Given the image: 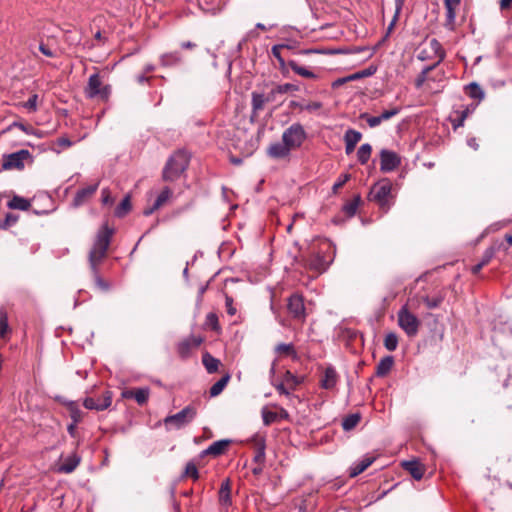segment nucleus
Instances as JSON below:
<instances>
[{
    "mask_svg": "<svg viewBox=\"0 0 512 512\" xmlns=\"http://www.w3.org/2000/svg\"><path fill=\"white\" fill-rule=\"evenodd\" d=\"M113 234L114 229L109 227L108 224H103L96 234L88 256L95 285L101 291H108L110 289V284L100 276L98 266L106 257Z\"/></svg>",
    "mask_w": 512,
    "mask_h": 512,
    "instance_id": "nucleus-1",
    "label": "nucleus"
},
{
    "mask_svg": "<svg viewBox=\"0 0 512 512\" xmlns=\"http://www.w3.org/2000/svg\"><path fill=\"white\" fill-rule=\"evenodd\" d=\"M188 165V154L182 150L175 152L169 157L163 168L162 179L168 182L176 181L186 171Z\"/></svg>",
    "mask_w": 512,
    "mask_h": 512,
    "instance_id": "nucleus-2",
    "label": "nucleus"
},
{
    "mask_svg": "<svg viewBox=\"0 0 512 512\" xmlns=\"http://www.w3.org/2000/svg\"><path fill=\"white\" fill-rule=\"evenodd\" d=\"M369 197L387 212L393 205L392 183L388 179L379 181L372 187Z\"/></svg>",
    "mask_w": 512,
    "mask_h": 512,
    "instance_id": "nucleus-3",
    "label": "nucleus"
},
{
    "mask_svg": "<svg viewBox=\"0 0 512 512\" xmlns=\"http://www.w3.org/2000/svg\"><path fill=\"white\" fill-rule=\"evenodd\" d=\"M111 91V86L109 84H103L98 72L90 75L84 89L85 96L88 99H99L104 102L108 101Z\"/></svg>",
    "mask_w": 512,
    "mask_h": 512,
    "instance_id": "nucleus-4",
    "label": "nucleus"
},
{
    "mask_svg": "<svg viewBox=\"0 0 512 512\" xmlns=\"http://www.w3.org/2000/svg\"><path fill=\"white\" fill-rule=\"evenodd\" d=\"M197 416V407L193 404L187 405L176 414L168 415L163 423L166 429H182L190 424Z\"/></svg>",
    "mask_w": 512,
    "mask_h": 512,
    "instance_id": "nucleus-5",
    "label": "nucleus"
},
{
    "mask_svg": "<svg viewBox=\"0 0 512 512\" xmlns=\"http://www.w3.org/2000/svg\"><path fill=\"white\" fill-rule=\"evenodd\" d=\"M398 325L408 337H415L418 334L421 322L407 306L401 307L397 313Z\"/></svg>",
    "mask_w": 512,
    "mask_h": 512,
    "instance_id": "nucleus-6",
    "label": "nucleus"
},
{
    "mask_svg": "<svg viewBox=\"0 0 512 512\" xmlns=\"http://www.w3.org/2000/svg\"><path fill=\"white\" fill-rule=\"evenodd\" d=\"M307 135L300 123H294L284 130L282 141L292 150L301 147Z\"/></svg>",
    "mask_w": 512,
    "mask_h": 512,
    "instance_id": "nucleus-7",
    "label": "nucleus"
},
{
    "mask_svg": "<svg viewBox=\"0 0 512 512\" xmlns=\"http://www.w3.org/2000/svg\"><path fill=\"white\" fill-rule=\"evenodd\" d=\"M417 58L420 61H426L437 58L438 63H441L445 58V51L442 48L440 42L433 38L431 39L427 45L423 46L418 54Z\"/></svg>",
    "mask_w": 512,
    "mask_h": 512,
    "instance_id": "nucleus-8",
    "label": "nucleus"
},
{
    "mask_svg": "<svg viewBox=\"0 0 512 512\" xmlns=\"http://www.w3.org/2000/svg\"><path fill=\"white\" fill-rule=\"evenodd\" d=\"M30 152L28 150L22 149L17 152L11 153L4 157L3 160V168L4 169H22L24 167V162L30 158Z\"/></svg>",
    "mask_w": 512,
    "mask_h": 512,
    "instance_id": "nucleus-9",
    "label": "nucleus"
},
{
    "mask_svg": "<svg viewBox=\"0 0 512 512\" xmlns=\"http://www.w3.org/2000/svg\"><path fill=\"white\" fill-rule=\"evenodd\" d=\"M287 309L294 319L303 321L306 317L304 299L299 294H293L288 298Z\"/></svg>",
    "mask_w": 512,
    "mask_h": 512,
    "instance_id": "nucleus-10",
    "label": "nucleus"
},
{
    "mask_svg": "<svg viewBox=\"0 0 512 512\" xmlns=\"http://www.w3.org/2000/svg\"><path fill=\"white\" fill-rule=\"evenodd\" d=\"M112 403V392L105 391L99 398L87 397L85 398L83 405L85 408L90 410L103 411L111 406Z\"/></svg>",
    "mask_w": 512,
    "mask_h": 512,
    "instance_id": "nucleus-11",
    "label": "nucleus"
},
{
    "mask_svg": "<svg viewBox=\"0 0 512 512\" xmlns=\"http://www.w3.org/2000/svg\"><path fill=\"white\" fill-rule=\"evenodd\" d=\"M400 157L393 151L382 149L380 152V170L391 172L400 165Z\"/></svg>",
    "mask_w": 512,
    "mask_h": 512,
    "instance_id": "nucleus-12",
    "label": "nucleus"
},
{
    "mask_svg": "<svg viewBox=\"0 0 512 512\" xmlns=\"http://www.w3.org/2000/svg\"><path fill=\"white\" fill-rule=\"evenodd\" d=\"M461 0H444L446 9V17L444 26L450 31L455 30L456 26V10L460 6Z\"/></svg>",
    "mask_w": 512,
    "mask_h": 512,
    "instance_id": "nucleus-13",
    "label": "nucleus"
},
{
    "mask_svg": "<svg viewBox=\"0 0 512 512\" xmlns=\"http://www.w3.org/2000/svg\"><path fill=\"white\" fill-rule=\"evenodd\" d=\"M203 342V339L199 336H190L183 341H181L177 346L178 354L182 358L189 357L191 351L193 349L198 348Z\"/></svg>",
    "mask_w": 512,
    "mask_h": 512,
    "instance_id": "nucleus-14",
    "label": "nucleus"
},
{
    "mask_svg": "<svg viewBox=\"0 0 512 512\" xmlns=\"http://www.w3.org/2000/svg\"><path fill=\"white\" fill-rule=\"evenodd\" d=\"M291 149L282 141L272 143L267 149V155L273 159L288 158Z\"/></svg>",
    "mask_w": 512,
    "mask_h": 512,
    "instance_id": "nucleus-15",
    "label": "nucleus"
},
{
    "mask_svg": "<svg viewBox=\"0 0 512 512\" xmlns=\"http://www.w3.org/2000/svg\"><path fill=\"white\" fill-rule=\"evenodd\" d=\"M172 196L173 191L168 186H165L160 192V194L157 196L153 206L144 211V215L149 216L152 213H154L156 210H158L160 207L166 204L171 199Z\"/></svg>",
    "mask_w": 512,
    "mask_h": 512,
    "instance_id": "nucleus-16",
    "label": "nucleus"
},
{
    "mask_svg": "<svg viewBox=\"0 0 512 512\" xmlns=\"http://www.w3.org/2000/svg\"><path fill=\"white\" fill-rule=\"evenodd\" d=\"M99 182H96L94 184H91L85 188H82L77 191L76 195L73 199V205L75 207H79L83 205L87 199H89L98 189Z\"/></svg>",
    "mask_w": 512,
    "mask_h": 512,
    "instance_id": "nucleus-17",
    "label": "nucleus"
},
{
    "mask_svg": "<svg viewBox=\"0 0 512 512\" xmlns=\"http://www.w3.org/2000/svg\"><path fill=\"white\" fill-rule=\"evenodd\" d=\"M230 444V440H218L213 442L207 449L201 452V456L211 455L214 457L222 455Z\"/></svg>",
    "mask_w": 512,
    "mask_h": 512,
    "instance_id": "nucleus-18",
    "label": "nucleus"
},
{
    "mask_svg": "<svg viewBox=\"0 0 512 512\" xmlns=\"http://www.w3.org/2000/svg\"><path fill=\"white\" fill-rule=\"evenodd\" d=\"M81 457L77 453H72L64 459V462L58 467V472L70 474L80 464Z\"/></svg>",
    "mask_w": 512,
    "mask_h": 512,
    "instance_id": "nucleus-19",
    "label": "nucleus"
},
{
    "mask_svg": "<svg viewBox=\"0 0 512 512\" xmlns=\"http://www.w3.org/2000/svg\"><path fill=\"white\" fill-rule=\"evenodd\" d=\"M338 381V374L334 367L328 366L321 379V387L327 390L333 389Z\"/></svg>",
    "mask_w": 512,
    "mask_h": 512,
    "instance_id": "nucleus-20",
    "label": "nucleus"
},
{
    "mask_svg": "<svg viewBox=\"0 0 512 512\" xmlns=\"http://www.w3.org/2000/svg\"><path fill=\"white\" fill-rule=\"evenodd\" d=\"M403 468L409 472L415 480H421L425 472L424 466L416 460L403 462Z\"/></svg>",
    "mask_w": 512,
    "mask_h": 512,
    "instance_id": "nucleus-21",
    "label": "nucleus"
},
{
    "mask_svg": "<svg viewBox=\"0 0 512 512\" xmlns=\"http://www.w3.org/2000/svg\"><path fill=\"white\" fill-rule=\"evenodd\" d=\"M374 460V457L365 456L361 460L355 462L349 469L350 477H356L364 472L374 462Z\"/></svg>",
    "mask_w": 512,
    "mask_h": 512,
    "instance_id": "nucleus-22",
    "label": "nucleus"
},
{
    "mask_svg": "<svg viewBox=\"0 0 512 512\" xmlns=\"http://www.w3.org/2000/svg\"><path fill=\"white\" fill-rule=\"evenodd\" d=\"M219 503L224 507H229L232 504L231 500V485L230 480L225 479L219 489Z\"/></svg>",
    "mask_w": 512,
    "mask_h": 512,
    "instance_id": "nucleus-23",
    "label": "nucleus"
},
{
    "mask_svg": "<svg viewBox=\"0 0 512 512\" xmlns=\"http://www.w3.org/2000/svg\"><path fill=\"white\" fill-rule=\"evenodd\" d=\"M182 62V56L178 51L164 53L160 56V64L163 67H173Z\"/></svg>",
    "mask_w": 512,
    "mask_h": 512,
    "instance_id": "nucleus-24",
    "label": "nucleus"
},
{
    "mask_svg": "<svg viewBox=\"0 0 512 512\" xmlns=\"http://www.w3.org/2000/svg\"><path fill=\"white\" fill-rule=\"evenodd\" d=\"M394 365L393 356H385L383 357L376 366V376L384 377L386 376Z\"/></svg>",
    "mask_w": 512,
    "mask_h": 512,
    "instance_id": "nucleus-25",
    "label": "nucleus"
},
{
    "mask_svg": "<svg viewBox=\"0 0 512 512\" xmlns=\"http://www.w3.org/2000/svg\"><path fill=\"white\" fill-rule=\"evenodd\" d=\"M268 103V99H265V94L263 93H252V116H258L259 112L264 109L265 104Z\"/></svg>",
    "mask_w": 512,
    "mask_h": 512,
    "instance_id": "nucleus-26",
    "label": "nucleus"
},
{
    "mask_svg": "<svg viewBox=\"0 0 512 512\" xmlns=\"http://www.w3.org/2000/svg\"><path fill=\"white\" fill-rule=\"evenodd\" d=\"M275 352L280 356L291 357L294 360L298 359V353L292 343H279L275 347Z\"/></svg>",
    "mask_w": 512,
    "mask_h": 512,
    "instance_id": "nucleus-27",
    "label": "nucleus"
},
{
    "mask_svg": "<svg viewBox=\"0 0 512 512\" xmlns=\"http://www.w3.org/2000/svg\"><path fill=\"white\" fill-rule=\"evenodd\" d=\"M287 65L293 70V72L301 77L308 79L317 78V75L314 72L310 71L306 67L300 66L295 60H289Z\"/></svg>",
    "mask_w": 512,
    "mask_h": 512,
    "instance_id": "nucleus-28",
    "label": "nucleus"
},
{
    "mask_svg": "<svg viewBox=\"0 0 512 512\" xmlns=\"http://www.w3.org/2000/svg\"><path fill=\"white\" fill-rule=\"evenodd\" d=\"M202 363L210 374L217 372L220 365V361L208 352L203 354Z\"/></svg>",
    "mask_w": 512,
    "mask_h": 512,
    "instance_id": "nucleus-29",
    "label": "nucleus"
},
{
    "mask_svg": "<svg viewBox=\"0 0 512 512\" xmlns=\"http://www.w3.org/2000/svg\"><path fill=\"white\" fill-rule=\"evenodd\" d=\"M7 205L10 209L26 211L30 208V201L21 196H14Z\"/></svg>",
    "mask_w": 512,
    "mask_h": 512,
    "instance_id": "nucleus-30",
    "label": "nucleus"
},
{
    "mask_svg": "<svg viewBox=\"0 0 512 512\" xmlns=\"http://www.w3.org/2000/svg\"><path fill=\"white\" fill-rule=\"evenodd\" d=\"M230 380V375L226 374L222 378H220L217 382H215L210 388V396L216 397L224 390Z\"/></svg>",
    "mask_w": 512,
    "mask_h": 512,
    "instance_id": "nucleus-31",
    "label": "nucleus"
},
{
    "mask_svg": "<svg viewBox=\"0 0 512 512\" xmlns=\"http://www.w3.org/2000/svg\"><path fill=\"white\" fill-rule=\"evenodd\" d=\"M371 153H372V146L368 143L362 144L357 151L358 161L362 165H365L369 161V159L371 157Z\"/></svg>",
    "mask_w": 512,
    "mask_h": 512,
    "instance_id": "nucleus-32",
    "label": "nucleus"
},
{
    "mask_svg": "<svg viewBox=\"0 0 512 512\" xmlns=\"http://www.w3.org/2000/svg\"><path fill=\"white\" fill-rule=\"evenodd\" d=\"M10 331L8 313L5 308H0V338H6Z\"/></svg>",
    "mask_w": 512,
    "mask_h": 512,
    "instance_id": "nucleus-33",
    "label": "nucleus"
},
{
    "mask_svg": "<svg viewBox=\"0 0 512 512\" xmlns=\"http://www.w3.org/2000/svg\"><path fill=\"white\" fill-rule=\"evenodd\" d=\"M303 381L302 377H298L294 375L292 372L287 370L283 375V382L287 385V387L291 390H294L299 384Z\"/></svg>",
    "mask_w": 512,
    "mask_h": 512,
    "instance_id": "nucleus-34",
    "label": "nucleus"
},
{
    "mask_svg": "<svg viewBox=\"0 0 512 512\" xmlns=\"http://www.w3.org/2000/svg\"><path fill=\"white\" fill-rule=\"evenodd\" d=\"M360 201H361V196L359 194L355 195L354 198L350 202L346 203L343 206V212L348 217H353L356 214V211L360 204Z\"/></svg>",
    "mask_w": 512,
    "mask_h": 512,
    "instance_id": "nucleus-35",
    "label": "nucleus"
},
{
    "mask_svg": "<svg viewBox=\"0 0 512 512\" xmlns=\"http://www.w3.org/2000/svg\"><path fill=\"white\" fill-rule=\"evenodd\" d=\"M310 266L318 272H323L327 269L328 263L322 255L315 254L310 259Z\"/></svg>",
    "mask_w": 512,
    "mask_h": 512,
    "instance_id": "nucleus-36",
    "label": "nucleus"
},
{
    "mask_svg": "<svg viewBox=\"0 0 512 512\" xmlns=\"http://www.w3.org/2000/svg\"><path fill=\"white\" fill-rule=\"evenodd\" d=\"M361 417L359 414H350L343 419L342 427L345 431H350L357 426L360 422Z\"/></svg>",
    "mask_w": 512,
    "mask_h": 512,
    "instance_id": "nucleus-37",
    "label": "nucleus"
},
{
    "mask_svg": "<svg viewBox=\"0 0 512 512\" xmlns=\"http://www.w3.org/2000/svg\"><path fill=\"white\" fill-rule=\"evenodd\" d=\"M150 396V389L148 387H142L135 389L134 399L139 405L147 403Z\"/></svg>",
    "mask_w": 512,
    "mask_h": 512,
    "instance_id": "nucleus-38",
    "label": "nucleus"
},
{
    "mask_svg": "<svg viewBox=\"0 0 512 512\" xmlns=\"http://www.w3.org/2000/svg\"><path fill=\"white\" fill-rule=\"evenodd\" d=\"M467 94L473 98L477 99L478 101L482 100L484 98V92L482 88L477 83H470L466 87Z\"/></svg>",
    "mask_w": 512,
    "mask_h": 512,
    "instance_id": "nucleus-39",
    "label": "nucleus"
},
{
    "mask_svg": "<svg viewBox=\"0 0 512 512\" xmlns=\"http://www.w3.org/2000/svg\"><path fill=\"white\" fill-rule=\"evenodd\" d=\"M131 209L130 196H125L120 204L115 209V215L117 217L125 216Z\"/></svg>",
    "mask_w": 512,
    "mask_h": 512,
    "instance_id": "nucleus-40",
    "label": "nucleus"
},
{
    "mask_svg": "<svg viewBox=\"0 0 512 512\" xmlns=\"http://www.w3.org/2000/svg\"><path fill=\"white\" fill-rule=\"evenodd\" d=\"M384 347L392 352L395 351L398 347V336L394 332L387 333L384 338Z\"/></svg>",
    "mask_w": 512,
    "mask_h": 512,
    "instance_id": "nucleus-41",
    "label": "nucleus"
},
{
    "mask_svg": "<svg viewBox=\"0 0 512 512\" xmlns=\"http://www.w3.org/2000/svg\"><path fill=\"white\" fill-rule=\"evenodd\" d=\"M284 48L290 49V46L287 44H277L271 48L272 55L277 59L281 67L286 65V62L281 55V50Z\"/></svg>",
    "mask_w": 512,
    "mask_h": 512,
    "instance_id": "nucleus-42",
    "label": "nucleus"
},
{
    "mask_svg": "<svg viewBox=\"0 0 512 512\" xmlns=\"http://www.w3.org/2000/svg\"><path fill=\"white\" fill-rule=\"evenodd\" d=\"M182 476L183 477H190L194 481L198 480L199 479V472H198V469H197L196 465L193 462H188L186 464V467H185V470H184Z\"/></svg>",
    "mask_w": 512,
    "mask_h": 512,
    "instance_id": "nucleus-43",
    "label": "nucleus"
},
{
    "mask_svg": "<svg viewBox=\"0 0 512 512\" xmlns=\"http://www.w3.org/2000/svg\"><path fill=\"white\" fill-rule=\"evenodd\" d=\"M362 139L361 132L354 130V129H348L344 134V141H348L350 143H354L355 145L358 144V142Z\"/></svg>",
    "mask_w": 512,
    "mask_h": 512,
    "instance_id": "nucleus-44",
    "label": "nucleus"
},
{
    "mask_svg": "<svg viewBox=\"0 0 512 512\" xmlns=\"http://www.w3.org/2000/svg\"><path fill=\"white\" fill-rule=\"evenodd\" d=\"M38 100V95L33 94L29 97V99L26 102L22 103L21 106L27 109L29 112H36L38 109Z\"/></svg>",
    "mask_w": 512,
    "mask_h": 512,
    "instance_id": "nucleus-45",
    "label": "nucleus"
},
{
    "mask_svg": "<svg viewBox=\"0 0 512 512\" xmlns=\"http://www.w3.org/2000/svg\"><path fill=\"white\" fill-rule=\"evenodd\" d=\"M12 126L20 129L21 131L28 135H35L37 137H41V133L39 131L35 130L32 126L25 125L22 122H14Z\"/></svg>",
    "mask_w": 512,
    "mask_h": 512,
    "instance_id": "nucleus-46",
    "label": "nucleus"
},
{
    "mask_svg": "<svg viewBox=\"0 0 512 512\" xmlns=\"http://www.w3.org/2000/svg\"><path fill=\"white\" fill-rule=\"evenodd\" d=\"M476 107L477 104L472 103L470 105L462 107L461 109L455 110L454 114L456 116L462 117L463 119H466L470 114H472L475 111Z\"/></svg>",
    "mask_w": 512,
    "mask_h": 512,
    "instance_id": "nucleus-47",
    "label": "nucleus"
},
{
    "mask_svg": "<svg viewBox=\"0 0 512 512\" xmlns=\"http://www.w3.org/2000/svg\"><path fill=\"white\" fill-rule=\"evenodd\" d=\"M360 118L366 120L370 128H375L382 123L380 116H371L368 113H362Z\"/></svg>",
    "mask_w": 512,
    "mask_h": 512,
    "instance_id": "nucleus-48",
    "label": "nucleus"
},
{
    "mask_svg": "<svg viewBox=\"0 0 512 512\" xmlns=\"http://www.w3.org/2000/svg\"><path fill=\"white\" fill-rule=\"evenodd\" d=\"M442 301H443V297H441V296L432 297V298L425 296L423 298V302L429 309H434V308L439 307L440 304L442 303Z\"/></svg>",
    "mask_w": 512,
    "mask_h": 512,
    "instance_id": "nucleus-49",
    "label": "nucleus"
},
{
    "mask_svg": "<svg viewBox=\"0 0 512 512\" xmlns=\"http://www.w3.org/2000/svg\"><path fill=\"white\" fill-rule=\"evenodd\" d=\"M206 326L210 327L212 330L219 329V321L218 316L215 313H208L205 321Z\"/></svg>",
    "mask_w": 512,
    "mask_h": 512,
    "instance_id": "nucleus-50",
    "label": "nucleus"
},
{
    "mask_svg": "<svg viewBox=\"0 0 512 512\" xmlns=\"http://www.w3.org/2000/svg\"><path fill=\"white\" fill-rule=\"evenodd\" d=\"M496 251H497V248L494 246L487 248L482 256L481 261H480L482 263V265L486 266L491 261V259L494 257Z\"/></svg>",
    "mask_w": 512,
    "mask_h": 512,
    "instance_id": "nucleus-51",
    "label": "nucleus"
},
{
    "mask_svg": "<svg viewBox=\"0 0 512 512\" xmlns=\"http://www.w3.org/2000/svg\"><path fill=\"white\" fill-rule=\"evenodd\" d=\"M401 111V108L399 107H394V108H391L389 110H385L383 111L379 116H380V119L381 121H387L389 119H391L392 117L398 115Z\"/></svg>",
    "mask_w": 512,
    "mask_h": 512,
    "instance_id": "nucleus-52",
    "label": "nucleus"
},
{
    "mask_svg": "<svg viewBox=\"0 0 512 512\" xmlns=\"http://www.w3.org/2000/svg\"><path fill=\"white\" fill-rule=\"evenodd\" d=\"M298 90H299V87L297 85L291 84V83H285V84L276 86V91L279 94H285V93H288L291 91H298Z\"/></svg>",
    "mask_w": 512,
    "mask_h": 512,
    "instance_id": "nucleus-53",
    "label": "nucleus"
},
{
    "mask_svg": "<svg viewBox=\"0 0 512 512\" xmlns=\"http://www.w3.org/2000/svg\"><path fill=\"white\" fill-rule=\"evenodd\" d=\"M18 221V216L14 214H7L5 219L0 223V228L6 229L14 225Z\"/></svg>",
    "mask_w": 512,
    "mask_h": 512,
    "instance_id": "nucleus-54",
    "label": "nucleus"
},
{
    "mask_svg": "<svg viewBox=\"0 0 512 512\" xmlns=\"http://www.w3.org/2000/svg\"><path fill=\"white\" fill-rule=\"evenodd\" d=\"M278 414L276 412L263 410L262 418L265 425H270L277 420Z\"/></svg>",
    "mask_w": 512,
    "mask_h": 512,
    "instance_id": "nucleus-55",
    "label": "nucleus"
},
{
    "mask_svg": "<svg viewBox=\"0 0 512 512\" xmlns=\"http://www.w3.org/2000/svg\"><path fill=\"white\" fill-rule=\"evenodd\" d=\"M39 51L46 57H49V58L56 57V51L54 49H52L49 45H47L43 42H41L39 44Z\"/></svg>",
    "mask_w": 512,
    "mask_h": 512,
    "instance_id": "nucleus-56",
    "label": "nucleus"
},
{
    "mask_svg": "<svg viewBox=\"0 0 512 512\" xmlns=\"http://www.w3.org/2000/svg\"><path fill=\"white\" fill-rule=\"evenodd\" d=\"M70 414L71 418L75 423H78L81 421L82 418V412L80 409L77 408V406L74 403L70 404Z\"/></svg>",
    "mask_w": 512,
    "mask_h": 512,
    "instance_id": "nucleus-57",
    "label": "nucleus"
},
{
    "mask_svg": "<svg viewBox=\"0 0 512 512\" xmlns=\"http://www.w3.org/2000/svg\"><path fill=\"white\" fill-rule=\"evenodd\" d=\"M101 202L103 205H111L113 203V198L111 196V192L108 188H103L101 191Z\"/></svg>",
    "mask_w": 512,
    "mask_h": 512,
    "instance_id": "nucleus-58",
    "label": "nucleus"
},
{
    "mask_svg": "<svg viewBox=\"0 0 512 512\" xmlns=\"http://www.w3.org/2000/svg\"><path fill=\"white\" fill-rule=\"evenodd\" d=\"M322 108V103L318 101L310 102L306 105L301 106L302 110H307L309 112L317 111Z\"/></svg>",
    "mask_w": 512,
    "mask_h": 512,
    "instance_id": "nucleus-59",
    "label": "nucleus"
},
{
    "mask_svg": "<svg viewBox=\"0 0 512 512\" xmlns=\"http://www.w3.org/2000/svg\"><path fill=\"white\" fill-rule=\"evenodd\" d=\"M225 305L229 315L233 316L236 314V308L233 306V298L231 296H225Z\"/></svg>",
    "mask_w": 512,
    "mask_h": 512,
    "instance_id": "nucleus-60",
    "label": "nucleus"
},
{
    "mask_svg": "<svg viewBox=\"0 0 512 512\" xmlns=\"http://www.w3.org/2000/svg\"><path fill=\"white\" fill-rule=\"evenodd\" d=\"M350 179L349 174H343L339 177V179L334 183L333 190L337 191L339 188H341L348 180Z\"/></svg>",
    "mask_w": 512,
    "mask_h": 512,
    "instance_id": "nucleus-61",
    "label": "nucleus"
},
{
    "mask_svg": "<svg viewBox=\"0 0 512 512\" xmlns=\"http://www.w3.org/2000/svg\"><path fill=\"white\" fill-rule=\"evenodd\" d=\"M276 390L278 391L279 394L281 395H285L287 397H290L291 396V393L289 392L288 388L286 387L287 385L282 381L281 383L279 384H276L274 385Z\"/></svg>",
    "mask_w": 512,
    "mask_h": 512,
    "instance_id": "nucleus-62",
    "label": "nucleus"
},
{
    "mask_svg": "<svg viewBox=\"0 0 512 512\" xmlns=\"http://www.w3.org/2000/svg\"><path fill=\"white\" fill-rule=\"evenodd\" d=\"M426 79H427V75H425L424 73H422V72H421V73L418 75V77L416 78V80H415V86H416L417 88L422 87V85L424 84V82L426 81Z\"/></svg>",
    "mask_w": 512,
    "mask_h": 512,
    "instance_id": "nucleus-63",
    "label": "nucleus"
},
{
    "mask_svg": "<svg viewBox=\"0 0 512 512\" xmlns=\"http://www.w3.org/2000/svg\"><path fill=\"white\" fill-rule=\"evenodd\" d=\"M465 119H463L460 116H457L455 119L452 120V126L454 130L458 129L459 127H462L464 125Z\"/></svg>",
    "mask_w": 512,
    "mask_h": 512,
    "instance_id": "nucleus-64",
    "label": "nucleus"
}]
</instances>
